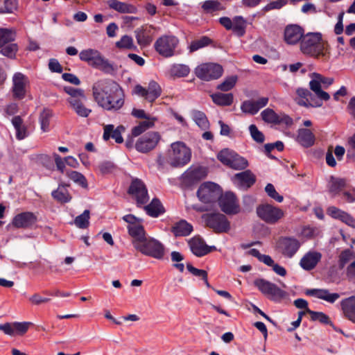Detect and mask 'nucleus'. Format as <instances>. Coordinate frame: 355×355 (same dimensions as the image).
I'll return each instance as SVG.
<instances>
[{
  "label": "nucleus",
  "instance_id": "obj_1",
  "mask_svg": "<svg viewBox=\"0 0 355 355\" xmlns=\"http://www.w3.org/2000/svg\"><path fill=\"white\" fill-rule=\"evenodd\" d=\"M92 93L97 105L107 111H118L124 105V92L115 81L111 80H98L92 86Z\"/></svg>",
  "mask_w": 355,
  "mask_h": 355
},
{
  "label": "nucleus",
  "instance_id": "obj_2",
  "mask_svg": "<svg viewBox=\"0 0 355 355\" xmlns=\"http://www.w3.org/2000/svg\"><path fill=\"white\" fill-rule=\"evenodd\" d=\"M191 149L182 141H176L171 144L166 157V162L173 168L183 167L187 165L191 159ZM165 159L159 155L157 158V163L163 166Z\"/></svg>",
  "mask_w": 355,
  "mask_h": 355
},
{
  "label": "nucleus",
  "instance_id": "obj_3",
  "mask_svg": "<svg viewBox=\"0 0 355 355\" xmlns=\"http://www.w3.org/2000/svg\"><path fill=\"white\" fill-rule=\"evenodd\" d=\"M64 91L69 96L67 101L69 103L70 107L79 116L87 117L92 110L85 105L87 97L84 90L67 86L64 87Z\"/></svg>",
  "mask_w": 355,
  "mask_h": 355
},
{
  "label": "nucleus",
  "instance_id": "obj_4",
  "mask_svg": "<svg viewBox=\"0 0 355 355\" xmlns=\"http://www.w3.org/2000/svg\"><path fill=\"white\" fill-rule=\"evenodd\" d=\"M300 49L304 54L313 57L324 55V43L320 33H309L304 35L300 43Z\"/></svg>",
  "mask_w": 355,
  "mask_h": 355
},
{
  "label": "nucleus",
  "instance_id": "obj_5",
  "mask_svg": "<svg viewBox=\"0 0 355 355\" xmlns=\"http://www.w3.org/2000/svg\"><path fill=\"white\" fill-rule=\"evenodd\" d=\"M122 218L128 223V232L132 239V244L135 248L148 236L142 225V219L132 214H127Z\"/></svg>",
  "mask_w": 355,
  "mask_h": 355
},
{
  "label": "nucleus",
  "instance_id": "obj_6",
  "mask_svg": "<svg viewBox=\"0 0 355 355\" xmlns=\"http://www.w3.org/2000/svg\"><path fill=\"white\" fill-rule=\"evenodd\" d=\"M135 248L144 255L148 256L156 259H163L165 254V248L164 245L158 240L150 236L145 239Z\"/></svg>",
  "mask_w": 355,
  "mask_h": 355
},
{
  "label": "nucleus",
  "instance_id": "obj_7",
  "mask_svg": "<svg viewBox=\"0 0 355 355\" xmlns=\"http://www.w3.org/2000/svg\"><path fill=\"white\" fill-rule=\"evenodd\" d=\"M217 158L224 165L234 170H244L249 166L248 161L245 157L227 148L220 151Z\"/></svg>",
  "mask_w": 355,
  "mask_h": 355
},
{
  "label": "nucleus",
  "instance_id": "obj_8",
  "mask_svg": "<svg viewBox=\"0 0 355 355\" xmlns=\"http://www.w3.org/2000/svg\"><path fill=\"white\" fill-rule=\"evenodd\" d=\"M258 217L268 224H275L284 216V211L278 207L265 203L256 209Z\"/></svg>",
  "mask_w": 355,
  "mask_h": 355
},
{
  "label": "nucleus",
  "instance_id": "obj_9",
  "mask_svg": "<svg viewBox=\"0 0 355 355\" xmlns=\"http://www.w3.org/2000/svg\"><path fill=\"white\" fill-rule=\"evenodd\" d=\"M82 61L88 62L90 65L103 71H109L112 69V65L101 53L94 49L83 50L79 53Z\"/></svg>",
  "mask_w": 355,
  "mask_h": 355
},
{
  "label": "nucleus",
  "instance_id": "obj_10",
  "mask_svg": "<svg viewBox=\"0 0 355 355\" xmlns=\"http://www.w3.org/2000/svg\"><path fill=\"white\" fill-rule=\"evenodd\" d=\"M221 191L218 184L207 182L200 186L197 191V196L202 203L211 204L216 202L221 194Z\"/></svg>",
  "mask_w": 355,
  "mask_h": 355
},
{
  "label": "nucleus",
  "instance_id": "obj_11",
  "mask_svg": "<svg viewBox=\"0 0 355 355\" xmlns=\"http://www.w3.org/2000/svg\"><path fill=\"white\" fill-rule=\"evenodd\" d=\"M194 73L200 80L210 81L219 78L223 75V69L216 63H202L196 67Z\"/></svg>",
  "mask_w": 355,
  "mask_h": 355
},
{
  "label": "nucleus",
  "instance_id": "obj_12",
  "mask_svg": "<svg viewBox=\"0 0 355 355\" xmlns=\"http://www.w3.org/2000/svg\"><path fill=\"white\" fill-rule=\"evenodd\" d=\"M203 218L206 225L216 233L227 232L231 228L230 222L223 214H208L204 215Z\"/></svg>",
  "mask_w": 355,
  "mask_h": 355
},
{
  "label": "nucleus",
  "instance_id": "obj_13",
  "mask_svg": "<svg viewBox=\"0 0 355 355\" xmlns=\"http://www.w3.org/2000/svg\"><path fill=\"white\" fill-rule=\"evenodd\" d=\"M178 43L179 40L176 37L163 35L156 40L154 46L159 55L165 58H169L174 55L175 49Z\"/></svg>",
  "mask_w": 355,
  "mask_h": 355
},
{
  "label": "nucleus",
  "instance_id": "obj_14",
  "mask_svg": "<svg viewBox=\"0 0 355 355\" xmlns=\"http://www.w3.org/2000/svg\"><path fill=\"white\" fill-rule=\"evenodd\" d=\"M162 92V89L160 85L155 80L150 81L147 87L137 85L132 91L134 94L144 98L151 103L161 96Z\"/></svg>",
  "mask_w": 355,
  "mask_h": 355
},
{
  "label": "nucleus",
  "instance_id": "obj_15",
  "mask_svg": "<svg viewBox=\"0 0 355 355\" xmlns=\"http://www.w3.org/2000/svg\"><path fill=\"white\" fill-rule=\"evenodd\" d=\"M254 284L263 295L275 300L281 299L286 295V292L276 284L262 278L255 279Z\"/></svg>",
  "mask_w": 355,
  "mask_h": 355
},
{
  "label": "nucleus",
  "instance_id": "obj_16",
  "mask_svg": "<svg viewBox=\"0 0 355 355\" xmlns=\"http://www.w3.org/2000/svg\"><path fill=\"white\" fill-rule=\"evenodd\" d=\"M218 205L221 210L227 214H236L240 212V206L235 194L231 191L218 197Z\"/></svg>",
  "mask_w": 355,
  "mask_h": 355
},
{
  "label": "nucleus",
  "instance_id": "obj_17",
  "mask_svg": "<svg viewBox=\"0 0 355 355\" xmlns=\"http://www.w3.org/2000/svg\"><path fill=\"white\" fill-rule=\"evenodd\" d=\"M12 86L11 92L12 98L15 100H21L26 94V87L29 80L26 76L20 72L15 73L12 79Z\"/></svg>",
  "mask_w": 355,
  "mask_h": 355
},
{
  "label": "nucleus",
  "instance_id": "obj_18",
  "mask_svg": "<svg viewBox=\"0 0 355 355\" xmlns=\"http://www.w3.org/2000/svg\"><path fill=\"white\" fill-rule=\"evenodd\" d=\"M160 140V135L157 132H149L139 137L135 144L137 151L143 153L154 149Z\"/></svg>",
  "mask_w": 355,
  "mask_h": 355
},
{
  "label": "nucleus",
  "instance_id": "obj_19",
  "mask_svg": "<svg viewBox=\"0 0 355 355\" xmlns=\"http://www.w3.org/2000/svg\"><path fill=\"white\" fill-rule=\"evenodd\" d=\"M262 120L270 124L279 125L284 124L290 126L293 124V119L284 113L277 114L272 109L266 108L261 112Z\"/></svg>",
  "mask_w": 355,
  "mask_h": 355
},
{
  "label": "nucleus",
  "instance_id": "obj_20",
  "mask_svg": "<svg viewBox=\"0 0 355 355\" xmlns=\"http://www.w3.org/2000/svg\"><path fill=\"white\" fill-rule=\"evenodd\" d=\"M128 192L135 199L138 206L146 204L149 200L147 189L139 179L132 181Z\"/></svg>",
  "mask_w": 355,
  "mask_h": 355
},
{
  "label": "nucleus",
  "instance_id": "obj_21",
  "mask_svg": "<svg viewBox=\"0 0 355 355\" xmlns=\"http://www.w3.org/2000/svg\"><path fill=\"white\" fill-rule=\"evenodd\" d=\"M232 181L239 189L245 191L255 183L256 176L250 170H245L235 174L232 178Z\"/></svg>",
  "mask_w": 355,
  "mask_h": 355
},
{
  "label": "nucleus",
  "instance_id": "obj_22",
  "mask_svg": "<svg viewBox=\"0 0 355 355\" xmlns=\"http://www.w3.org/2000/svg\"><path fill=\"white\" fill-rule=\"evenodd\" d=\"M300 243L295 238L284 237L279 240L277 248L280 252L286 257L291 258L297 252Z\"/></svg>",
  "mask_w": 355,
  "mask_h": 355
},
{
  "label": "nucleus",
  "instance_id": "obj_23",
  "mask_svg": "<svg viewBox=\"0 0 355 355\" xmlns=\"http://www.w3.org/2000/svg\"><path fill=\"white\" fill-rule=\"evenodd\" d=\"M189 247L192 253L196 257H201L215 250V246L207 245L200 236H195L188 241Z\"/></svg>",
  "mask_w": 355,
  "mask_h": 355
},
{
  "label": "nucleus",
  "instance_id": "obj_24",
  "mask_svg": "<svg viewBox=\"0 0 355 355\" xmlns=\"http://www.w3.org/2000/svg\"><path fill=\"white\" fill-rule=\"evenodd\" d=\"M304 33L302 27L296 24L288 25L284 30V38L288 44H296L301 41Z\"/></svg>",
  "mask_w": 355,
  "mask_h": 355
},
{
  "label": "nucleus",
  "instance_id": "obj_25",
  "mask_svg": "<svg viewBox=\"0 0 355 355\" xmlns=\"http://www.w3.org/2000/svg\"><path fill=\"white\" fill-rule=\"evenodd\" d=\"M155 28L153 26L145 25L135 31L137 43L141 46H148L153 41Z\"/></svg>",
  "mask_w": 355,
  "mask_h": 355
},
{
  "label": "nucleus",
  "instance_id": "obj_26",
  "mask_svg": "<svg viewBox=\"0 0 355 355\" xmlns=\"http://www.w3.org/2000/svg\"><path fill=\"white\" fill-rule=\"evenodd\" d=\"M125 131L123 125H119L116 128L112 124L104 125L103 138L105 141L109 140L110 138L114 139L117 144H121L123 141L121 134Z\"/></svg>",
  "mask_w": 355,
  "mask_h": 355
},
{
  "label": "nucleus",
  "instance_id": "obj_27",
  "mask_svg": "<svg viewBox=\"0 0 355 355\" xmlns=\"http://www.w3.org/2000/svg\"><path fill=\"white\" fill-rule=\"evenodd\" d=\"M37 222L36 216L32 212H23L15 216L12 224L17 228H27Z\"/></svg>",
  "mask_w": 355,
  "mask_h": 355
},
{
  "label": "nucleus",
  "instance_id": "obj_28",
  "mask_svg": "<svg viewBox=\"0 0 355 355\" xmlns=\"http://www.w3.org/2000/svg\"><path fill=\"white\" fill-rule=\"evenodd\" d=\"M327 214L332 218L340 220L346 225L355 228V219L348 213L331 206L327 209Z\"/></svg>",
  "mask_w": 355,
  "mask_h": 355
},
{
  "label": "nucleus",
  "instance_id": "obj_29",
  "mask_svg": "<svg viewBox=\"0 0 355 355\" xmlns=\"http://www.w3.org/2000/svg\"><path fill=\"white\" fill-rule=\"evenodd\" d=\"M322 258L321 253L315 251L305 254L300 261V266L305 270L313 269Z\"/></svg>",
  "mask_w": 355,
  "mask_h": 355
},
{
  "label": "nucleus",
  "instance_id": "obj_30",
  "mask_svg": "<svg viewBox=\"0 0 355 355\" xmlns=\"http://www.w3.org/2000/svg\"><path fill=\"white\" fill-rule=\"evenodd\" d=\"M296 141L304 148H309L314 145L315 137L313 132L306 128H300L295 138Z\"/></svg>",
  "mask_w": 355,
  "mask_h": 355
},
{
  "label": "nucleus",
  "instance_id": "obj_31",
  "mask_svg": "<svg viewBox=\"0 0 355 355\" xmlns=\"http://www.w3.org/2000/svg\"><path fill=\"white\" fill-rule=\"evenodd\" d=\"M311 80L309 82L310 89L315 93L317 98L320 100L325 101L329 100V94L321 89V82H320V74L318 73H313L311 75Z\"/></svg>",
  "mask_w": 355,
  "mask_h": 355
},
{
  "label": "nucleus",
  "instance_id": "obj_32",
  "mask_svg": "<svg viewBox=\"0 0 355 355\" xmlns=\"http://www.w3.org/2000/svg\"><path fill=\"white\" fill-rule=\"evenodd\" d=\"M306 294L310 296H314L318 299L323 300L329 303L335 302L340 295L337 293H330L327 289H310L306 291Z\"/></svg>",
  "mask_w": 355,
  "mask_h": 355
},
{
  "label": "nucleus",
  "instance_id": "obj_33",
  "mask_svg": "<svg viewBox=\"0 0 355 355\" xmlns=\"http://www.w3.org/2000/svg\"><path fill=\"white\" fill-rule=\"evenodd\" d=\"M207 174V170L204 167H190L184 173V179L191 183H193L205 178Z\"/></svg>",
  "mask_w": 355,
  "mask_h": 355
},
{
  "label": "nucleus",
  "instance_id": "obj_34",
  "mask_svg": "<svg viewBox=\"0 0 355 355\" xmlns=\"http://www.w3.org/2000/svg\"><path fill=\"white\" fill-rule=\"evenodd\" d=\"M340 306L344 315L355 323V295L343 299L340 302Z\"/></svg>",
  "mask_w": 355,
  "mask_h": 355
},
{
  "label": "nucleus",
  "instance_id": "obj_35",
  "mask_svg": "<svg viewBox=\"0 0 355 355\" xmlns=\"http://www.w3.org/2000/svg\"><path fill=\"white\" fill-rule=\"evenodd\" d=\"M193 230L192 225L185 220L175 223L171 227V232L175 237L189 236Z\"/></svg>",
  "mask_w": 355,
  "mask_h": 355
},
{
  "label": "nucleus",
  "instance_id": "obj_36",
  "mask_svg": "<svg viewBox=\"0 0 355 355\" xmlns=\"http://www.w3.org/2000/svg\"><path fill=\"white\" fill-rule=\"evenodd\" d=\"M107 4L110 8L121 13H136L137 10L135 6L118 0H109Z\"/></svg>",
  "mask_w": 355,
  "mask_h": 355
},
{
  "label": "nucleus",
  "instance_id": "obj_37",
  "mask_svg": "<svg viewBox=\"0 0 355 355\" xmlns=\"http://www.w3.org/2000/svg\"><path fill=\"white\" fill-rule=\"evenodd\" d=\"M67 185L62 184H59L58 189L52 191V197L59 202H69L71 200V196L67 189Z\"/></svg>",
  "mask_w": 355,
  "mask_h": 355
},
{
  "label": "nucleus",
  "instance_id": "obj_38",
  "mask_svg": "<svg viewBox=\"0 0 355 355\" xmlns=\"http://www.w3.org/2000/svg\"><path fill=\"white\" fill-rule=\"evenodd\" d=\"M347 185V181L343 178L331 177L328 184L329 192L336 196L339 194L343 188Z\"/></svg>",
  "mask_w": 355,
  "mask_h": 355
},
{
  "label": "nucleus",
  "instance_id": "obj_39",
  "mask_svg": "<svg viewBox=\"0 0 355 355\" xmlns=\"http://www.w3.org/2000/svg\"><path fill=\"white\" fill-rule=\"evenodd\" d=\"M12 124L16 131V138L22 140L28 137V133L23 120L19 116H15L12 119Z\"/></svg>",
  "mask_w": 355,
  "mask_h": 355
},
{
  "label": "nucleus",
  "instance_id": "obj_40",
  "mask_svg": "<svg viewBox=\"0 0 355 355\" xmlns=\"http://www.w3.org/2000/svg\"><path fill=\"white\" fill-rule=\"evenodd\" d=\"M213 102L219 106H230L234 101V96L231 93L217 92L211 95Z\"/></svg>",
  "mask_w": 355,
  "mask_h": 355
},
{
  "label": "nucleus",
  "instance_id": "obj_41",
  "mask_svg": "<svg viewBox=\"0 0 355 355\" xmlns=\"http://www.w3.org/2000/svg\"><path fill=\"white\" fill-rule=\"evenodd\" d=\"M191 116L196 124L202 130H206L209 128V122L207 118L206 114L203 112L193 110L191 112Z\"/></svg>",
  "mask_w": 355,
  "mask_h": 355
},
{
  "label": "nucleus",
  "instance_id": "obj_42",
  "mask_svg": "<svg viewBox=\"0 0 355 355\" xmlns=\"http://www.w3.org/2000/svg\"><path fill=\"white\" fill-rule=\"evenodd\" d=\"M145 210L152 217H157L164 211L160 201L157 198L153 199L151 202L145 207Z\"/></svg>",
  "mask_w": 355,
  "mask_h": 355
},
{
  "label": "nucleus",
  "instance_id": "obj_43",
  "mask_svg": "<svg viewBox=\"0 0 355 355\" xmlns=\"http://www.w3.org/2000/svg\"><path fill=\"white\" fill-rule=\"evenodd\" d=\"M202 8L207 13L224 10L225 6L218 0H207L202 4Z\"/></svg>",
  "mask_w": 355,
  "mask_h": 355
},
{
  "label": "nucleus",
  "instance_id": "obj_44",
  "mask_svg": "<svg viewBox=\"0 0 355 355\" xmlns=\"http://www.w3.org/2000/svg\"><path fill=\"white\" fill-rule=\"evenodd\" d=\"M232 31L238 36H243L245 32L246 21L241 16H236L232 19Z\"/></svg>",
  "mask_w": 355,
  "mask_h": 355
},
{
  "label": "nucleus",
  "instance_id": "obj_45",
  "mask_svg": "<svg viewBox=\"0 0 355 355\" xmlns=\"http://www.w3.org/2000/svg\"><path fill=\"white\" fill-rule=\"evenodd\" d=\"M190 73L189 66L183 64H174L170 68V74L173 77H186Z\"/></svg>",
  "mask_w": 355,
  "mask_h": 355
},
{
  "label": "nucleus",
  "instance_id": "obj_46",
  "mask_svg": "<svg viewBox=\"0 0 355 355\" xmlns=\"http://www.w3.org/2000/svg\"><path fill=\"white\" fill-rule=\"evenodd\" d=\"M156 119L152 117V119H148L141 121L138 125L134 127L132 130V134L134 137H137L146 131L147 129L154 126Z\"/></svg>",
  "mask_w": 355,
  "mask_h": 355
},
{
  "label": "nucleus",
  "instance_id": "obj_47",
  "mask_svg": "<svg viewBox=\"0 0 355 355\" xmlns=\"http://www.w3.org/2000/svg\"><path fill=\"white\" fill-rule=\"evenodd\" d=\"M66 175L76 184L83 188H87L88 184L86 178L80 172L75 171H67Z\"/></svg>",
  "mask_w": 355,
  "mask_h": 355
},
{
  "label": "nucleus",
  "instance_id": "obj_48",
  "mask_svg": "<svg viewBox=\"0 0 355 355\" xmlns=\"http://www.w3.org/2000/svg\"><path fill=\"white\" fill-rule=\"evenodd\" d=\"M237 80L238 76L236 75L228 76L217 86V89L223 92H228L234 87Z\"/></svg>",
  "mask_w": 355,
  "mask_h": 355
},
{
  "label": "nucleus",
  "instance_id": "obj_49",
  "mask_svg": "<svg viewBox=\"0 0 355 355\" xmlns=\"http://www.w3.org/2000/svg\"><path fill=\"white\" fill-rule=\"evenodd\" d=\"M52 115L51 110L49 109H44L40 115L41 129L44 132L49 130L50 119Z\"/></svg>",
  "mask_w": 355,
  "mask_h": 355
},
{
  "label": "nucleus",
  "instance_id": "obj_50",
  "mask_svg": "<svg viewBox=\"0 0 355 355\" xmlns=\"http://www.w3.org/2000/svg\"><path fill=\"white\" fill-rule=\"evenodd\" d=\"M15 33L11 29L0 28V47L14 41Z\"/></svg>",
  "mask_w": 355,
  "mask_h": 355
},
{
  "label": "nucleus",
  "instance_id": "obj_51",
  "mask_svg": "<svg viewBox=\"0 0 355 355\" xmlns=\"http://www.w3.org/2000/svg\"><path fill=\"white\" fill-rule=\"evenodd\" d=\"M322 101L320 98H316L311 93L310 96L307 97V99L298 100L297 103L300 105L309 107H320L322 105Z\"/></svg>",
  "mask_w": 355,
  "mask_h": 355
},
{
  "label": "nucleus",
  "instance_id": "obj_52",
  "mask_svg": "<svg viewBox=\"0 0 355 355\" xmlns=\"http://www.w3.org/2000/svg\"><path fill=\"white\" fill-rule=\"evenodd\" d=\"M211 42V40L207 37L203 36L198 40H196L191 42L189 49L190 52H194L200 49L207 46Z\"/></svg>",
  "mask_w": 355,
  "mask_h": 355
},
{
  "label": "nucleus",
  "instance_id": "obj_53",
  "mask_svg": "<svg viewBox=\"0 0 355 355\" xmlns=\"http://www.w3.org/2000/svg\"><path fill=\"white\" fill-rule=\"evenodd\" d=\"M306 313L311 315V318L313 321H319L322 324H329L331 326L334 327V324L331 322L329 318L327 315L322 312H317L310 310L309 309H306Z\"/></svg>",
  "mask_w": 355,
  "mask_h": 355
},
{
  "label": "nucleus",
  "instance_id": "obj_54",
  "mask_svg": "<svg viewBox=\"0 0 355 355\" xmlns=\"http://www.w3.org/2000/svg\"><path fill=\"white\" fill-rule=\"evenodd\" d=\"M89 211L85 210L83 213L78 216L75 220V225L81 229L87 228L89 224Z\"/></svg>",
  "mask_w": 355,
  "mask_h": 355
},
{
  "label": "nucleus",
  "instance_id": "obj_55",
  "mask_svg": "<svg viewBox=\"0 0 355 355\" xmlns=\"http://www.w3.org/2000/svg\"><path fill=\"white\" fill-rule=\"evenodd\" d=\"M17 51V45L15 43H10L2 46V49L0 50V53L4 56L13 59L15 58Z\"/></svg>",
  "mask_w": 355,
  "mask_h": 355
},
{
  "label": "nucleus",
  "instance_id": "obj_56",
  "mask_svg": "<svg viewBox=\"0 0 355 355\" xmlns=\"http://www.w3.org/2000/svg\"><path fill=\"white\" fill-rule=\"evenodd\" d=\"M116 46L119 49H132L135 48L133 39L129 35H123L119 41L116 42Z\"/></svg>",
  "mask_w": 355,
  "mask_h": 355
},
{
  "label": "nucleus",
  "instance_id": "obj_57",
  "mask_svg": "<svg viewBox=\"0 0 355 355\" xmlns=\"http://www.w3.org/2000/svg\"><path fill=\"white\" fill-rule=\"evenodd\" d=\"M355 258V254L349 249H347L343 251L339 256V266L341 268L349 262L351 260Z\"/></svg>",
  "mask_w": 355,
  "mask_h": 355
},
{
  "label": "nucleus",
  "instance_id": "obj_58",
  "mask_svg": "<svg viewBox=\"0 0 355 355\" xmlns=\"http://www.w3.org/2000/svg\"><path fill=\"white\" fill-rule=\"evenodd\" d=\"M241 110L247 114L254 115L258 113L253 100L244 101L241 105Z\"/></svg>",
  "mask_w": 355,
  "mask_h": 355
},
{
  "label": "nucleus",
  "instance_id": "obj_59",
  "mask_svg": "<svg viewBox=\"0 0 355 355\" xmlns=\"http://www.w3.org/2000/svg\"><path fill=\"white\" fill-rule=\"evenodd\" d=\"M32 322H13L14 325V332L15 336L16 335H24L28 331L29 327L32 325Z\"/></svg>",
  "mask_w": 355,
  "mask_h": 355
},
{
  "label": "nucleus",
  "instance_id": "obj_60",
  "mask_svg": "<svg viewBox=\"0 0 355 355\" xmlns=\"http://www.w3.org/2000/svg\"><path fill=\"white\" fill-rule=\"evenodd\" d=\"M187 270L194 276L201 277L204 281L206 285L209 287V284L207 280V272L204 270L198 269L193 267L191 264L188 263L187 265Z\"/></svg>",
  "mask_w": 355,
  "mask_h": 355
},
{
  "label": "nucleus",
  "instance_id": "obj_61",
  "mask_svg": "<svg viewBox=\"0 0 355 355\" xmlns=\"http://www.w3.org/2000/svg\"><path fill=\"white\" fill-rule=\"evenodd\" d=\"M249 131L251 137L255 141L259 144H261L264 141L265 137L263 134L258 130L255 125H250L249 126Z\"/></svg>",
  "mask_w": 355,
  "mask_h": 355
},
{
  "label": "nucleus",
  "instance_id": "obj_62",
  "mask_svg": "<svg viewBox=\"0 0 355 355\" xmlns=\"http://www.w3.org/2000/svg\"><path fill=\"white\" fill-rule=\"evenodd\" d=\"M265 191L269 197L274 199L277 202H282L283 201V200H284L283 196L279 195L277 192L273 184L268 183L265 187Z\"/></svg>",
  "mask_w": 355,
  "mask_h": 355
},
{
  "label": "nucleus",
  "instance_id": "obj_63",
  "mask_svg": "<svg viewBox=\"0 0 355 355\" xmlns=\"http://www.w3.org/2000/svg\"><path fill=\"white\" fill-rule=\"evenodd\" d=\"M53 157L55 160V163L57 167V169L62 173H64L65 171V165L66 162L65 159H63L58 154L54 153L53 154Z\"/></svg>",
  "mask_w": 355,
  "mask_h": 355
},
{
  "label": "nucleus",
  "instance_id": "obj_64",
  "mask_svg": "<svg viewBox=\"0 0 355 355\" xmlns=\"http://www.w3.org/2000/svg\"><path fill=\"white\" fill-rule=\"evenodd\" d=\"M29 301L34 305H40L42 303L49 302V298L43 297L37 293H35L29 297Z\"/></svg>",
  "mask_w": 355,
  "mask_h": 355
}]
</instances>
